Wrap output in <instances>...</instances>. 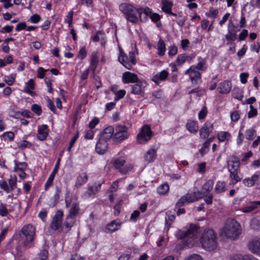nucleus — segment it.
<instances>
[{"mask_svg":"<svg viewBox=\"0 0 260 260\" xmlns=\"http://www.w3.org/2000/svg\"><path fill=\"white\" fill-rule=\"evenodd\" d=\"M125 94V90H120L116 93V96L115 98V100L116 101L122 98L124 96Z\"/></svg>","mask_w":260,"mask_h":260,"instance_id":"nucleus-63","label":"nucleus"},{"mask_svg":"<svg viewBox=\"0 0 260 260\" xmlns=\"http://www.w3.org/2000/svg\"><path fill=\"white\" fill-rule=\"evenodd\" d=\"M177 53V48L175 46H171L169 48V55L174 56Z\"/></svg>","mask_w":260,"mask_h":260,"instance_id":"nucleus-57","label":"nucleus"},{"mask_svg":"<svg viewBox=\"0 0 260 260\" xmlns=\"http://www.w3.org/2000/svg\"><path fill=\"white\" fill-rule=\"evenodd\" d=\"M158 54L159 55H163L165 54L166 51L165 43L164 41L160 39L158 43Z\"/></svg>","mask_w":260,"mask_h":260,"instance_id":"nucleus-36","label":"nucleus"},{"mask_svg":"<svg viewBox=\"0 0 260 260\" xmlns=\"http://www.w3.org/2000/svg\"><path fill=\"white\" fill-rule=\"evenodd\" d=\"M114 127L112 126H109L107 127L101 134L100 139L102 140H110L113 135H114Z\"/></svg>","mask_w":260,"mask_h":260,"instance_id":"nucleus-15","label":"nucleus"},{"mask_svg":"<svg viewBox=\"0 0 260 260\" xmlns=\"http://www.w3.org/2000/svg\"><path fill=\"white\" fill-rule=\"evenodd\" d=\"M119 8L128 21L133 23H137L139 20L142 21V17L139 15V9L134 7L132 5L122 3L119 5Z\"/></svg>","mask_w":260,"mask_h":260,"instance_id":"nucleus-3","label":"nucleus"},{"mask_svg":"<svg viewBox=\"0 0 260 260\" xmlns=\"http://www.w3.org/2000/svg\"><path fill=\"white\" fill-rule=\"evenodd\" d=\"M213 129V124L205 123L200 130V134L201 138L205 139L207 138L210 133Z\"/></svg>","mask_w":260,"mask_h":260,"instance_id":"nucleus-13","label":"nucleus"},{"mask_svg":"<svg viewBox=\"0 0 260 260\" xmlns=\"http://www.w3.org/2000/svg\"><path fill=\"white\" fill-rule=\"evenodd\" d=\"M128 59V58L125 53L121 50H120V55L118 57L119 62L122 64Z\"/></svg>","mask_w":260,"mask_h":260,"instance_id":"nucleus-48","label":"nucleus"},{"mask_svg":"<svg viewBox=\"0 0 260 260\" xmlns=\"http://www.w3.org/2000/svg\"><path fill=\"white\" fill-rule=\"evenodd\" d=\"M105 38V34L102 31H99L96 32V34L92 38L94 42H99L100 40H104Z\"/></svg>","mask_w":260,"mask_h":260,"instance_id":"nucleus-42","label":"nucleus"},{"mask_svg":"<svg viewBox=\"0 0 260 260\" xmlns=\"http://www.w3.org/2000/svg\"><path fill=\"white\" fill-rule=\"evenodd\" d=\"M31 110L38 115H41L42 113L41 106L37 104H33L31 106Z\"/></svg>","mask_w":260,"mask_h":260,"instance_id":"nucleus-46","label":"nucleus"},{"mask_svg":"<svg viewBox=\"0 0 260 260\" xmlns=\"http://www.w3.org/2000/svg\"><path fill=\"white\" fill-rule=\"evenodd\" d=\"M169 190V186L167 183H164L160 185L157 188V192L159 194H165Z\"/></svg>","mask_w":260,"mask_h":260,"instance_id":"nucleus-34","label":"nucleus"},{"mask_svg":"<svg viewBox=\"0 0 260 260\" xmlns=\"http://www.w3.org/2000/svg\"><path fill=\"white\" fill-rule=\"evenodd\" d=\"M214 185V181L212 180H208L203 186V192H201L203 197L208 195L212 190Z\"/></svg>","mask_w":260,"mask_h":260,"instance_id":"nucleus-22","label":"nucleus"},{"mask_svg":"<svg viewBox=\"0 0 260 260\" xmlns=\"http://www.w3.org/2000/svg\"><path fill=\"white\" fill-rule=\"evenodd\" d=\"M187 129L191 133H196L198 130V125L197 122L189 120L186 124Z\"/></svg>","mask_w":260,"mask_h":260,"instance_id":"nucleus-28","label":"nucleus"},{"mask_svg":"<svg viewBox=\"0 0 260 260\" xmlns=\"http://www.w3.org/2000/svg\"><path fill=\"white\" fill-rule=\"evenodd\" d=\"M250 111L248 113L249 118L255 117L257 115V112L256 109L254 108L252 105L250 106Z\"/></svg>","mask_w":260,"mask_h":260,"instance_id":"nucleus-49","label":"nucleus"},{"mask_svg":"<svg viewBox=\"0 0 260 260\" xmlns=\"http://www.w3.org/2000/svg\"><path fill=\"white\" fill-rule=\"evenodd\" d=\"M187 203L185 198L182 196L176 204V208H181Z\"/></svg>","mask_w":260,"mask_h":260,"instance_id":"nucleus-50","label":"nucleus"},{"mask_svg":"<svg viewBox=\"0 0 260 260\" xmlns=\"http://www.w3.org/2000/svg\"><path fill=\"white\" fill-rule=\"evenodd\" d=\"M202 247L208 251L215 250L217 246L216 235L212 229H206L201 238Z\"/></svg>","mask_w":260,"mask_h":260,"instance_id":"nucleus-2","label":"nucleus"},{"mask_svg":"<svg viewBox=\"0 0 260 260\" xmlns=\"http://www.w3.org/2000/svg\"><path fill=\"white\" fill-rule=\"evenodd\" d=\"M232 160L228 161V168L229 172L234 171H239L240 162L239 159L236 156L231 157Z\"/></svg>","mask_w":260,"mask_h":260,"instance_id":"nucleus-11","label":"nucleus"},{"mask_svg":"<svg viewBox=\"0 0 260 260\" xmlns=\"http://www.w3.org/2000/svg\"><path fill=\"white\" fill-rule=\"evenodd\" d=\"M63 216V212L61 210H58L56 212L50 226L52 230L56 231L61 227Z\"/></svg>","mask_w":260,"mask_h":260,"instance_id":"nucleus-8","label":"nucleus"},{"mask_svg":"<svg viewBox=\"0 0 260 260\" xmlns=\"http://www.w3.org/2000/svg\"><path fill=\"white\" fill-rule=\"evenodd\" d=\"M185 74L189 75L192 84L198 85L201 82V73L196 70L195 66H191L185 72Z\"/></svg>","mask_w":260,"mask_h":260,"instance_id":"nucleus-9","label":"nucleus"},{"mask_svg":"<svg viewBox=\"0 0 260 260\" xmlns=\"http://www.w3.org/2000/svg\"><path fill=\"white\" fill-rule=\"evenodd\" d=\"M259 176L257 174H254L251 178H247L243 180V184L247 186H252L254 183L258 180Z\"/></svg>","mask_w":260,"mask_h":260,"instance_id":"nucleus-24","label":"nucleus"},{"mask_svg":"<svg viewBox=\"0 0 260 260\" xmlns=\"http://www.w3.org/2000/svg\"><path fill=\"white\" fill-rule=\"evenodd\" d=\"M255 134V131L253 129H250L246 132V138L247 140H251Z\"/></svg>","mask_w":260,"mask_h":260,"instance_id":"nucleus-47","label":"nucleus"},{"mask_svg":"<svg viewBox=\"0 0 260 260\" xmlns=\"http://www.w3.org/2000/svg\"><path fill=\"white\" fill-rule=\"evenodd\" d=\"M186 58L187 57L185 54L179 55L177 58L176 62L178 64H181L185 61Z\"/></svg>","mask_w":260,"mask_h":260,"instance_id":"nucleus-51","label":"nucleus"},{"mask_svg":"<svg viewBox=\"0 0 260 260\" xmlns=\"http://www.w3.org/2000/svg\"><path fill=\"white\" fill-rule=\"evenodd\" d=\"M115 133L113 135V140L121 142L128 138L129 133L128 128L124 125L117 124L115 128Z\"/></svg>","mask_w":260,"mask_h":260,"instance_id":"nucleus-7","label":"nucleus"},{"mask_svg":"<svg viewBox=\"0 0 260 260\" xmlns=\"http://www.w3.org/2000/svg\"><path fill=\"white\" fill-rule=\"evenodd\" d=\"M175 218V216L174 215L171 214V212H167L165 218L166 225H168V226H170L173 222Z\"/></svg>","mask_w":260,"mask_h":260,"instance_id":"nucleus-38","label":"nucleus"},{"mask_svg":"<svg viewBox=\"0 0 260 260\" xmlns=\"http://www.w3.org/2000/svg\"><path fill=\"white\" fill-rule=\"evenodd\" d=\"M226 40L228 42V44H232L237 38L236 31L234 29L229 28L228 34L225 36Z\"/></svg>","mask_w":260,"mask_h":260,"instance_id":"nucleus-23","label":"nucleus"},{"mask_svg":"<svg viewBox=\"0 0 260 260\" xmlns=\"http://www.w3.org/2000/svg\"><path fill=\"white\" fill-rule=\"evenodd\" d=\"M108 149V143L106 141L100 139L96 143L95 150L99 154H104Z\"/></svg>","mask_w":260,"mask_h":260,"instance_id":"nucleus-18","label":"nucleus"},{"mask_svg":"<svg viewBox=\"0 0 260 260\" xmlns=\"http://www.w3.org/2000/svg\"><path fill=\"white\" fill-rule=\"evenodd\" d=\"M222 231L226 237L233 239L241 233L240 224L233 218L226 220Z\"/></svg>","mask_w":260,"mask_h":260,"instance_id":"nucleus-4","label":"nucleus"},{"mask_svg":"<svg viewBox=\"0 0 260 260\" xmlns=\"http://www.w3.org/2000/svg\"><path fill=\"white\" fill-rule=\"evenodd\" d=\"M225 190V183L224 182L218 181L216 183L215 191L219 193Z\"/></svg>","mask_w":260,"mask_h":260,"instance_id":"nucleus-35","label":"nucleus"},{"mask_svg":"<svg viewBox=\"0 0 260 260\" xmlns=\"http://www.w3.org/2000/svg\"><path fill=\"white\" fill-rule=\"evenodd\" d=\"M9 213L8 210L6 208V205L0 204V215L2 216H6Z\"/></svg>","mask_w":260,"mask_h":260,"instance_id":"nucleus-44","label":"nucleus"},{"mask_svg":"<svg viewBox=\"0 0 260 260\" xmlns=\"http://www.w3.org/2000/svg\"><path fill=\"white\" fill-rule=\"evenodd\" d=\"M244 255L241 254H233L230 256L229 260H243Z\"/></svg>","mask_w":260,"mask_h":260,"instance_id":"nucleus-62","label":"nucleus"},{"mask_svg":"<svg viewBox=\"0 0 260 260\" xmlns=\"http://www.w3.org/2000/svg\"><path fill=\"white\" fill-rule=\"evenodd\" d=\"M139 15L141 16L142 13H144L145 16L142 18V22L145 21L148 19V16L151 13V10L149 9L148 7H145L144 8H139Z\"/></svg>","mask_w":260,"mask_h":260,"instance_id":"nucleus-32","label":"nucleus"},{"mask_svg":"<svg viewBox=\"0 0 260 260\" xmlns=\"http://www.w3.org/2000/svg\"><path fill=\"white\" fill-rule=\"evenodd\" d=\"M47 70H45L44 68H43L42 67H40L38 69V77L40 79H43L44 78V76H45V73L47 71Z\"/></svg>","mask_w":260,"mask_h":260,"instance_id":"nucleus-64","label":"nucleus"},{"mask_svg":"<svg viewBox=\"0 0 260 260\" xmlns=\"http://www.w3.org/2000/svg\"><path fill=\"white\" fill-rule=\"evenodd\" d=\"M138 80L137 75L129 72H126L122 75V81L124 83H134Z\"/></svg>","mask_w":260,"mask_h":260,"instance_id":"nucleus-14","label":"nucleus"},{"mask_svg":"<svg viewBox=\"0 0 260 260\" xmlns=\"http://www.w3.org/2000/svg\"><path fill=\"white\" fill-rule=\"evenodd\" d=\"M120 225V223L116 222V220H113L107 224L106 229V232L107 233H112L115 232L118 229Z\"/></svg>","mask_w":260,"mask_h":260,"instance_id":"nucleus-25","label":"nucleus"},{"mask_svg":"<svg viewBox=\"0 0 260 260\" xmlns=\"http://www.w3.org/2000/svg\"><path fill=\"white\" fill-rule=\"evenodd\" d=\"M153 133L148 125H143L137 137V142L143 144L149 141L152 137Z\"/></svg>","mask_w":260,"mask_h":260,"instance_id":"nucleus-6","label":"nucleus"},{"mask_svg":"<svg viewBox=\"0 0 260 260\" xmlns=\"http://www.w3.org/2000/svg\"><path fill=\"white\" fill-rule=\"evenodd\" d=\"M9 183L10 185V191H13L15 188L16 187V177L14 176V178H11L9 179Z\"/></svg>","mask_w":260,"mask_h":260,"instance_id":"nucleus-45","label":"nucleus"},{"mask_svg":"<svg viewBox=\"0 0 260 260\" xmlns=\"http://www.w3.org/2000/svg\"><path fill=\"white\" fill-rule=\"evenodd\" d=\"M238 171H239L233 170V171H231L230 172V177L231 179V183L233 184H236L241 180V178L238 174Z\"/></svg>","mask_w":260,"mask_h":260,"instance_id":"nucleus-31","label":"nucleus"},{"mask_svg":"<svg viewBox=\"0 0 260 260\" xmlns=\"http://www.w3.org/2000/svg\"><path fill=\"white\" fill-rule=\"evenodd\" d=\"M47 125L45 124H43L39 127L37 135L38 139L41 141H44L46 139L48 135V133L47 131Z\"/></svg>","mask_w":260,"mask_h":260,"instance_id":"nucleus-19","label":"nucleus"},{"mask_svg":"<svg viewBox=\"0 0 260 260\" xmlns=\"http://www.w3.org/2000/svg\"><path fill=\"white\" fill-rule=\"evenodd\" d=\"M256 209V207L255 206V205H253V202L251 203V205L249 206H248L247 207H245L242 209L243 212L248 213L250 212L253 210Z\"/></svg>","mask_w":260,"mask_h":260,"instance_id":"nucleus-53","label":"nucleus"},{"mask_svg":"<svg viewBox=\"0 0 260 260\" xmlns=\"http://www.w3.org/2000/svg\"><path fill=\"white\" fill-rule=\"evenodd\" d=\"M161 9L166 14L171 12L172 10V7L173 6V3L172 2L169 0H162L161 1Z\"/></svg>","mask_w":260,"mask_h":260,"instance_id":"nucleus-26","label":"nucleus"},{"mask_svg":"<svg viewBox=\"0 0 260 260\" xmlns=\"http://www.w3.org/2000/svg\"><path fill=\"white\" fill-rule=\"evenodd\" d=\"M248 249L253 253L260 255V239L254 238L248 243Z\"/></svg>","mask_w":260,"mask_h":260,"instance_id":"nucleus-10","label":"nucleus"},{"mask_svg":"<svg viewBox=\"0 0 260 260\" xmlns=\"http://www.w3.org/2000/svg\"><path fill=\"white\" fill-rule=\"evenodd\" d=\"M74 217L68 215L64 221V225L66 228L70 229L74 223Z\"/></svg>","mask_w":260,"mask_h":260,"instance_id":"nucleus-37","label":"nucleus"},{"mask_svg":"<svg viewBox=\"0 0 260 260\" xmlns=\"http://www.w3.org/2000/svg\"><path fill=\"white\" fill-rule=\"evenodd\" d=\"M5 81L8 85L11 86L13 85L15 82V78L12 75L6 76L5 79Z\"/></svg>","mask_w":260,"mask_h":260,"instance_id":"nucleus-56","label":"nucleus"},{"mask_svg":"<svg viewBox=\"0 0 260 260\" xmlns=\"http://www.w3.org/2000/svg\"><path fill=\"white\" fill-rule=\"evenodd\" d=\"M184 260H203L202 257L197 254H194L190 255Z\"/></svg>","mask_w":260,"mask_h":260,"instance_id":"nucleus-60","label":"nucleus"},{"mask_svg":"<svg viewBox=\"0 0 260 260\" xmlns=\"http://www.w3.org/2000/svg\"><path fill=\"white\" fill-rule=\"evenodd\" d=\"M136 83L132 86V93L135 94H139L142 91L143 83L139 80Z\"/></svg>","mask_w":260,"mask_h":260,"instance_id":"nucleus-27","label":"nucleus"},{"mask_svg":"<svg viewBox=\"0 0 260 260\" xmlns=\"http://www.w3.org/2000/svg\"><path fill=\"white\" fill-rule=\"evenodd\" d=\"M233 96L236 99L241 100L243 98L242 91L239 88H234L233 90Z\"/></svg>","mask_w":260,"mask_h":260,"instance_id":"nucleus-40","label":"nucleus"},{"mask_svg":"<svg viewBox=\"0 0 260 260\" xmlns=\"http://www.w3.org/2000/svg\"><path fill=\"white\" fill-rule=\"evenodd\" d=\"M60 161V158H58L52 172L50 174L49 178L48 179V180L45 184V190H47L48 189V188L52 185L53 181L54 179L55 174L57 173L58 168H59Z\"/></svg>","mask_w":260,"mask_h":260,"instance_id":"nucleus-12","label":"nucleus"},{"mask_svg":"<svg viewBox=\"0 0 260 260\" xmlns=\"http://www.w3.org/2000/svg\"><path fill=\"white\" fill-rule=\"evenodd\" d=\"M88 180V176L85 173H83L80 175L77 179L76 185L77 186H81L82 184L85 183Z\"/></svg>","mask_w":260,"mask_h":260,"instance_id":"nucleus-29","label":"nucleus"},{"mask_svg":"<svg viewBox=\"0 0 260 260\" xmlns=\"http://www.w3.org/2000/svg\"><path fill=\"white\" fill-rule=\"evenodd\" d=\"M156 150L151 148L148 150L146 153L145 154V160L148 162H153L156 158Z\"/></svg>","mask_w":260,"mask_h":260,"instance_id":"nucleus-20","label":"nucleus"},{"mask_svg":"<svg viewBox=\"0 0 260 260\" xmlns=\"http://www.w3.org/2000/svg\"><path fill=\"white\" fill-rule=\"evenodd\" d=\"M248 36V31L246 29H243L240 34L239 36V40L240 41L244 40Z\"/></svg>","mask_w":260,"mask_h":260,"instance_id":"nucleus-61","label":"nucleus"},{"mask_svg":"<svg viewBox=\"0 0 260 260\" xmlns=\"http://www.w3.org/2000/svg\"><path fill=\"white\" fill-rule=\"evenodd\" d=\"M207 113V109L206 107H204L199 113V118L200 119H204Z\"/></svg>","mask_w":260,"mask_h":260,"instance_id":"nucleus-55","label":"nucleus"},{"mask_svg":"<svg viewBox=\"0 0 260 260\" xmlns=\"http://www.w3.org/2000/svg\"><path fill=\"white\" fill-rule=\"evenodd\" d=\"M199 227L195 224H190L188 226L183 228L179 230L175 234L178 239H186L183 241L184 246H192L194 242V240L198 237Z\"/></svg>","mask_w":260,"mask_h":260,"instance_id":"nucleus-1","label":"nucleus"},{"mask_svg":"<svg viewBox=\"0 0 260 260\" xmlns=\"http://www.w3.org/2000/svg\"><path fill=\"white\" fill-rule=\"evenodd\" d=\"M72 207L70 210V213L69 215L75 217L79 213V204L75 203L72 204Z\"/></svg>","mask_w":260,"mask_h":260,"instance_id":"nucleus-33","label":"nucleus"},{"mask_svg":"<svg viewBox=\"0 0 260 260\" xmlns=\"http://www.w3.org/2000/svg\"><path fill=\"white\" fill-rule=\"evenodd\" d=\"M98 63V57L96 53H92L90 59V66L92 68L93 71H94L96 68L97 64Z\"/></svg>","mask_w":260,"mask_h":260,"instance_id":"nucleus-41","label":"nucleus"},{"mask_svg":"<svg viewBox=\"0 0 260 260\" xmlns=\"http://www.w3.org/2000/svg\"><path fill=\"white\" fill-rule=\"evenodd\" d=\"M101 184L99 183L94 186H90L88 187L86 193L89 196H91L92 194H95L98 192L101 188Z\"/></svg>","mask_w":260,"mask_h":260,"instance_id":"nucleus-30","label":"nucleus"},{"mask_svg":"<svg viewBox=\"0 0 260 260\" xmlns=\"http://www.w3.org/2000/svg\"><path fill=\"white\" fill-rule=\"evenodd\" d=\"M0 187L4 189L6 192L9 193L10 192V189L7 184V183L5 181H0Z\"/></svg>","mask_w":260,"mask_h":260,"instance_id":"nucleus-52","label":"nucleus"},{"mask_svg":"<svg viewBox=\"0 0 260 260\" xmlns=\"http://www.w3.org/2000/svg\"><path fill=\"white\" fill-rule=\"evenodd\" d=\"M251 229L255 231H258L260 228V222L256 219H253L250 222Z\"/></svg>","mask_w":260,"mask_h":260,"instance_id":"nucleus-43","label":"nucleus"},{"mask_svg":"<svg viewBox=\"0 0 260 260\" xmlns=\"http://www.w3.org/2000/svg\"><path fill=\"white\" fill-rule=\"evenodd\" d=\"M125 162V159L121 158H118L113 161V164L115 168L120 169L121 167L124 165Z\"/></svg>","mask_w":260,"mask_h":260,"instance_id":"nucleus-39","label":"nucleus"},{"mask_svg":"<svg viewBox=\"0 0 260 260\" xmlns=\"http://www.w3.org/2000/svg\"><path fill=\"white\" fill-rule=\"evenodd\" d=\"M87 54V51L85 47H82L79 52L78 57L81 59L85 58Z\"/></svg>","mask_w":260,"mask_h":260,"instance_id":"nucleus-58","label":"nucleus"},{"mask_svg":"<svg viewBox=\"0 0 260 260\" xmlns=\"http://www.w3.org/2000/svg\"><path fill=\"white\" fill-rule=\"evenodd\" d=\"M21 232L24 236L23 245L25 248H30L32 246V242L35 237V228L30 224L24 225L21 229Z\"/></svg>","mask_w":260,"mask_h":260,"instance_id":"nucleus-5","label":"nucleus"},{"mask_svg":"<svg viewBox=\"0 0 260 260\" xmlns=\"http://www.w3.org/2000/svg\"><path fill=\"white\" fill-rule=\"evenodd\" d=\"M185 198L187 203H191L198 200L199 199H201L203 197L202 194L200 191H194L192 193H188L184 196Z\"/></svg>","mask_w":260,"mask_h":260,"instance_id":"nucleus-17","label":"nucleus"},{"mask_svg":"<svg viewBox=\"0 0 260 260\" xmlns=\"http://www.w3.org/2000/svg\"><path fill=\"white\" fill-rule=\"evenodd\" d=\"M231 119L233 121H237L240 118V114L237 111H234L231 114Z\"/></svg>","mask_w":260,"mask_h":260,"instance_id":"nucleus-59","label":"nucleus"},{"mask_svg":"<svg viewBox=\"0 0 260 260\" xmlns=\"http://www.w3.org/2000/svg\"><path fill=\"white\" fill-rule=\"evenodd\" d=\"M231 82L229 81H224L219 84L218 90L221 93L226 94L230 92L231 90Z\"/></svg>","mask_w":260,"mask_h":260,"instance_id":"nucleus-16","label":"nucleus"},{"mask_svg":"<svg viewBox=\"0 0 260 260\" xmlns=\"http://www.w3.org/2000/svg\"><path fill=\"white\" fill-rule=\"evenodd\" d=\"M48 251L44 248L40 253L39 256L41 260H46L48 257Z\"/></svg>","mask_w":260,"mask_h":260,"instance_id":"nucleus-54","label":"nucleus"},{"mask_svg":"<svg viewBox=\"0 0 260 260\" xmlns=\"http://www.w3.org/2000/svg\"><path fill=\"white\" fill-rule=\"evenodd\" d=\"M168 76V72L166 70H163L159 74L154 76L152 79V80L156 83V84L158 85L159 80H164L167 78Z\"/></svg>","mask_w":260,"mask_h":260,"instance_id":"nucleus-21","label":"nucleus"}]
</instances>
